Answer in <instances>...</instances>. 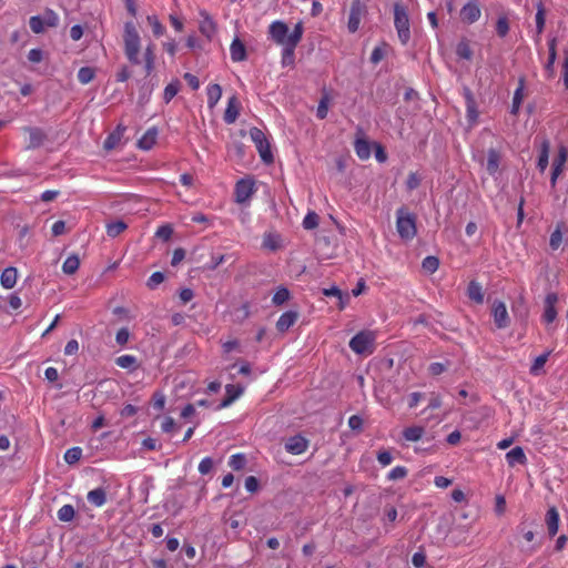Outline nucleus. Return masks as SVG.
I'll list each match as a JSON object with an SVG mask.
<instances>
[{"mask_svg": "<svg viewBox=\"0 0 568 568\" xmlns=\"http://www.w3.org/2000/svg\"><path fill=\"white\" fill-rule=\"evenodd\" d=\"M562 242V233L558 226L550 235L549 245L552 250H557Z\"/></svg>", "mask_w": 568, "mask_h": 568, "instance_id": "nucleus-56", "label": "nucleus"}, {"mask_svg": "<svg viewBox=\"0 0 568 568\" xmlns=\"http://www.w3.org/2000/svg\"><path fill=\"white\" fill-rule=\"evenodd\" d=\"M51 232L53 236H60L67 232L65 222L62 220H59L53 223L51 227Z\"/></svg>", "mask_w": 568, "mask_h": 568, "instance_id": "nucleus-64", "label": "nucleus"}, {"mask_svg": "<svg viewBox=\"0 0 568 568\" xmlns=\"http://www.w3.org/2000/svg\"><path fill=\"white\" fill-rule=\"evenodd\" d=\"M298 313L294 311H287L283 313L276 322V329L281 333L288 331L297 321Z\"/></svg>", "mask_w": 568, "mask_h": 568, "instance_id": "nucleus-16", "label": "nucleus"}, {"mask_svg": "<svg viewBox=\"0 0 568 568\" xmlns=\"http://www.w3.org/2000/svg\"><path fill=\"white\" fill-rule=\"evenodd\" d=\"M558 301V296L556 293L547 294L545 298V311L542 314V320L545 323L550 324L557 317L556 303Z\"/></svg>", "mask_w": 568, "mask_h": 568, "instance_id": "nucleus-14", "label": "nucleus"}, {"mask_svg": "<svg viewBox=\"0 0 568 568\" xmlns=\"http://www.w3.org/2000/svg\"><path fill=\"white\" fill-rule=\"evenodd\" d=\"M172 234H173V229L169 224L161 225L160 227H158V230L155 232V236L163 241H169L171 239Z\"/></svg>", "mask_w": 568, "mask_h": 568, "instance_id": "nucleus-54", "label": "nucleus"}, {"mask_svg": "<svg viewBox=\"0 0 568 568\" xmlns=\"http://www.w3.org/2000/svg\"><path fill=\"white\" fill-rule=\"evenodd\" d=\"M213 468V460L211 457H204L199 464V471L202 475L209 474Z\"/></svg>", "mask_w": 568, "mask_h": 568, "instance_id": "nucleus-62", "label": "nucleus"}, {"mask_svg": "<svg viewBox=\"0 0 568 568\" xmlns=\"http://www.w3.org/2000/svg\"><path fill=\"white\" fill-rule=\"evenodd\" d=\"M439 261L436 256H427L423 261V268L429 273H434L438 270Z\"/></svg>", "mask_w": 568, "mask_h": 568, "instance_id": "nucleus-53", "label": "nucleus"}, {"mask_svg": "<svg viewBox=\"0 0 568 568\" xmlns=\"http://www.w3.org/2000/svg\"><path fill=\"white\" fill-rule=\"evenodd\" d=\"M420 184V178L416 172H410L406 180V187L408 191L417 189Z\"/></svg>", "mask_w": 568, "mask_h": 568, "instance_id": "nucleus-58", "label": "nucleus"}, {"mask_svg": "<svg viewBox=\"0 0 568 568\" xmlns=\"http://www.w3.org/2000/svg\"><path fill=\"white\" fill-rule=\"evenodd\" d=\"M26 131L29 133L28 148H38L44 141V133L38 128H27Z\"/></svg>", "mask_w": 568, "mask_h": 568, "instance_id": "nucleus-30", "label": "nucleus"}, {"mask_svg": "<svg viewBox=\"0 0 568 568\" xmlns=\"http://www.w3.org/2000/svg\"><path fill=\"white\" fill-rule=\"evenodd\" d=\"M456 54L465 60H470L473 57V50L467 40H462L456 47Z\"/></svg>", "mask_w": 568, "mask_h": 568, "instance_id": "nucleus-41", "label": "nucleus"}, {"mask_svg": "<svg viewBox=\"0 0 568 568\" xmlns=\"http://www.w3.org/2000/svg\"><path fill=\"white\" fill-rule=\"evenodd\" d=\"M348 426L353 430L361 432L363 428V418L358 415H352L348 418Z\"/></svg>", "mask_w": 568, "mask_h": 568, "instance_id": "nucleus-63", "label": "nucleus"}, {"mask_svg": "<svg viewBox=\"0 0 568 568\" xmlns=\"http://www.w3.org/2000/svg\"><path fill=\"white\" fill-rule=\"evenodd\" d=\"M268 34L271 39L278 45L288 44L291 33H288V27L283 21H274L268 27Z\"/></svg>", "mask_w": 568, "mask_h": 568, "instance_id": "nucleus-10", "label": "nucleus"}, {"mask_svg": "<svg viewBox=\"0 0 568 568\" xmlns=\"http://www.w3.org/2000/svg\"><path fill=\"white\" fill-rule=\"evenodd\" d=\"M290 298V292L285 287H280L273 295L272 302L275 305H282Z\"/></svg>", "mask_w": 568, "mask_h": 568, "instance_id": "nucleus-52", "label": "nucleus"}, {"mask_svg": "<svg viewBox=\"0 0 568 568\" xmlns=\"http://www.w3.org/2000/svg\"><path fill=\"white\" fill-rule=\"evenodd\" d=\"M250 136L254 142L262 161L266 164L273 163L274 156L271 151L270 142L264 132L258 128H252L250 130Z\"/></svg>", "mask_w": 568, "mask_h": 568, "instance_id": "nucleus-6", "label": "nucleus"}, {"mask_svg": "<svg viewBox=\"0 0 568 568\" xmlns=\"http://www.w3.org/2000/svg\"><path fill=\"white\" fill-rule=\"evenodd\" d=\"M506 511V499L503 495H497L495 498V513L497 516H503Z\"/></svg>", "mask_w": 568, "mask_h": 568, "instance_id": "nucleus-61", "label": "nucleus"}, {"mask_svg": "<svg viewBox=\"0 0 568 568\" xmlns=\"http://www.w3.org/2000/svg\"><path fill=\"white\" fill-rule=\"evenodd\" d=\"M130 338V332L126 327H122L116 332L115 341L120 346H124Z\"/></svg>", "mask_w": 568, "mask_h": 568, "instance_id": "nucleus-59", "label": "nucleus"}, {"mask_svg": "<svg viewBox=\"0 0 568 568\" xmlns=\"http://www.w3.org/2000/svg\"><path fill=\"white\" fill-rule=\"evenodd\" d=\"M460 20L466 24L477 22L481 17V7L478 0H469L459 11Z\"/></svg>", "mask_w": 568, "mask_h": 568, "instance_id": "nucleus-8", "label": "nucleus"}, {"mask_svg": "<svg viewBox=\"0 0 568 568\" xmlns=\"http://www.w3.org/2000/svg\"><path fill=\"white\" fill-rule=\"evenodd\" d=\"M115 364L125 369H136L138 358L134 355L125 354L115 358Z\"/></svg>", "mask_w": 568, "mask_h": 568, "instance_id": "nucleus-35", "label": "nucleus"}, {"mask_svg": "<svg viewBox=\"0 0 568 568\" xmlns=\"http://www.w3.org/2000/svg\"><path fill=\"white\" fill-rule=\"evenodd\" d=\"M146 21L155 37H162L165 33V27L160 22L156 16H148Z\"/></svg>", "mask_w": 568, "mask_h": 568, "instance_id": "nucleus-44", "label": "nucleus"}, {"mask_svg": "<svg viewBox=\"0 0 568 568\" xmlns=\"http://www.w3.org/2000/svg\"><path fill=\"white\" fill-rule=\"evenodd\" d=\"M550 351L549 352H546L539 356H537L535 358V362L534 364L531 365L530 367V373L534 374V375H537L538 372L544 367V365L546 364V362L548 361V357L550 355Z\"/></svg>", "mask_w": 568, "mask_h": 568, "instance_id": "nucleus-48", "label": "nucleus"}, {"mask_svg": "<svg viewBox=\"0 0 568 568\" xmlns=\"http://www.w3.org/2000/svg\"><path fill=\"white\" fill-rule=\"evenodd\" d=\"M500 154L495 149H489L487 152L486 170L490 175H495L499 169Z\"/></svg>", "mask_w": 568, "mask_h": 568, "instance_id": "nucleus-28", "label": "nucleus"}, {"mask_svg": "<svg viewBox=\"0 0 568 568\" xmlns=\"http://www.w3.org/2000/svg\"><path fill=\"white\" fill-rule=\"evenodd\" d=\"M246 456L242 453H237V454H234L230 457L229 459V466L233 469V470H241L245 467L246 465Z\"/></svg>", "mask_w": 568, "mask_h": 568, "instance_id": "nucleus-42", "label": "nucleus"}, {"mask_svg": "<svg viewBox=\"0 0 568 568\" xmlns=\"http://www.w3.org/2000/svg\"><path fill=\"white\" fill-rule=\"evenodd\" d=\"M510 30V22L508 19V16L506 13H501L498 16L496 24H495V31L499 38H505Z\"/></svg>", "mask_w": 568, "mask_h": 568, "instance_id": "nucleus-31", "label": "nucleus"}, {"mask_svg": "<svg viewBox=\"0 0 568 568\" xmlns=\"http://www.w3.org/2000/svg\"><path fill=\"white\" fill-rule=\"evenodd\" d=\"M524 89H525V79H519V85L514 92L513 97V103H511V110L510 113L516 115L520 109L523 99H524Z\"/></svg>", "mask_w": 568, "mask_h": 568, "instance_id": "nucleus-29", "label": "nucleus"}, {"mask_svg": "<svg viewBox=\"0 0 568 568\" xmlns=\"http://www.w3.org/2000/svg\"><path fill=\"white\" fill-rule=\"evenodd\" d=\"M128 227L126 223H124L123 221H115V222H111L106 225V234L110 236V237H116L118 235H120L123 231H125Z\"/></svg>", "mask_w": 568, "mask_h": 568, "instance_id": "nucleus-40", "label": "nucleus"}, {"mask_svg": "<svg viewBox=\"0 0 568 568\" xmlns=\"http://www.w3.org/2000/svg\"><path fill=\"white\" fill-rule=\"evenodd\" d=\"M230 54L233 62H241L246 59V48L244 43L235 38L230 47Z\"/></svg>", "mask_w": 568, "mask_h": 568, "instance_id": "nucleus-21", "label": "nucleus"}, {"mask_svg": "<svg viewBox=\"0 0 568 568\" xmlns=\"http://www.w3.org/2000/svg\"><path fill=\"white\" fill-rule=\"evenodd\" d=\"M181 88V83L178 79L170 82L163 92V100L165 103H169L172 101V99L179 93Z\"/></svg>", "mask_w": 568, "mask_h": 568, "instance_id": "nucleus-37", "label": "nucleus"}, {"mask_svg": "<svg viewBox=\"0 0 568 568\" xmlns=\"http://www.w3.org/2000/svg\"><path fill=\"white\" fill-rule=\"evenodd\" d=\"M206 95H207V106L210 109H214L222 97L221 85L217 83L207 85Z\"/></svg>", "mask_w": 568, "mask_h": 568, "instance_id": "nucleus-27", "label": "nucleus"}, {"mask_svg": "<svg viewBox=\"0 0 568 568\" xmlns=\"http://www.w3.org/2000/svg\"><path fill=\"white\" fill-rule=\"evenodd\" d=\"M240 108L241 104L239 99L236 98V95H232L227 101V105L224 112V122L227 124L234 123L239 118Z\"/></svg>", "mask_w": 568, "mask_h": 568, "instance_id": "nucleus-15", "label": "nucleus"}, {"mask_svg": "<svg viewBox=\"0 0 568 568\" xmlns=\"http://www.w3.org/2000/svg\"><path fill=\"white\" fill-rule=\"evenodd\" d=\"M81 456L82 449L80 447H72L64 453V460L71 465L79 462Z\"/></svg>", "mask_w": 568, "mask_h": 568, "instance_id": "nucleus-49", "label": "nucleus"}, {"mask_svg": "<svg viewBox=\"0 0 568 568\" xmlns=\"http://www.w3.org/2000/svg\"><path fill=\"white\" fill-rule=\"evenodd\" d=\"M310 440L298 434L290 437L285 443V450L292 455H301L308 449Z\"/></svg>", "mask_w": 568, "mask_h": 568, "instance_id": "nucleus-12", "label": "nucleus"}, {"mask_svg": "<svg viewBox=\"0 0 568 568\" xmlns=\"http://www.w3.org/2000/svg\"><path fill=\"white\" fill-rule=\"evenodd\" d=\"M43 19L44 24L48 28H54L59 24V16L51 9H47L43 14L41 16Z\"/></svg>", "mask_w": 568, "mask_h": 568, "instance_id": "nucleus-46", "label": "nucleus"}, {"mask_svg": "<svg viewBox=\"0 0 568 568\" xmlns=\"http://www.w3.org/2000/svg\"><path fill=\"white\" fill-rule=\"evenodd\" d=\"M355 153L358 159L365 161L371 158V143L364 136H357L354 143Z\"/></svg>", "mask_w": 568, "mask_h": 568, "instance_id": "nucleus-20", "label": "nucleus"}, {"mask_svg": "<svg viewBox=\"0 0 568 568\" xmlns=\"http://www.w3.org/2000/svg\"><path fill=\"white\" fill-rule=\"evenodd\" d=\"M255 183L251 179H241L236 182L234 189L235 201L239 204L246 203L255 193Z\"/></svg>", "mask_w": 568, "mask_h": 568, "instance_id": "nucleus-9", "label": "nucleus"}, {"mask_svg": "<svg viewBox=\"0 0 568 568\" xmlns=\"http://www.w3.org/2000/svg\"><path fill=\"white\" fill-rule=\"evenodd\" d=\"M467 296L476 304H483L485 295L481 284L477 281H470L467 287Z\"/></svg>", "mask_w": 568, "mask_h": 568, "instance_id": "nucleus-25", "label": "nucleus"}, {"mask_svg": "<svg viewBox=\"0 0 568 568\" xmlns=\"http://www.w3.org/2000/svg\"><path fill=\"white\" fill-rule=\"evenodd\" d=\"M164 274L162 272H154L148 280L146 285L150 290H154L164 281Z\"/></svg>", "mask_w": 568, "mask_h": 568, "instance_id": "nucleus-57", "label": "nucleus"}, {"mask_svg": "<svg viewBox=\"0 0 568 568\" xmlns=\"http://www.w3.org/2000/svg\"><path fill=\"white\" fill-rule=\"evenodd\" d=\"M58 519L64 523L71 521L75 516V510L72 505H63L58 510Z\"/></svg>", "mask_w": 568, "mask_h": 568, "instance_id": "nucleus-43", "label": "nucleus"}, {"mask_svg": "<svg viewBox=\"0 0 568 568\" xmlns=\"http://www.w3.org/2000/svg\"><path fill=\"white\" fill-rule=\"evenodd\" d=\"M79 266L80 260L78 255L73 254L65 258V261L62 264V271L68 275H72L79 270Z\"/></svg>", "mask_w": 568, "mask_h": 568, "instance_id": "nucleus-36", "label": "nucleus"}, {"mask_svg": "<svg viewBox=\"0 0 568 568\" xmlns=\"http://www.w3.org/2000/svg\"><path fill=\"white\" fill-rule=\"evenodd\" d=\"M466 106V118L470 124H475L479 118L476 99L471 90L467 87L463 90Z\"/></svg>", "mask_w": 568, "mask_h": 568, "instance_id": "nucleus-11", "label": "nucleus"}, {"mask_svg": "<svg viewBox=\"0 0 568 568\" xmlns=\"http://www.w3.org/2000/svg\"><path fill=\"white\" fill-rule=\"evenodd\" d=\"M304 28L302 22H297L294 26L293 31L291 32V39L288 44L282 45V65H293L295 62V49L297 44L301 42L303 37Z\"/></svg>", "mask_w": 568, "mask_h": 568, "instance_id": "nucleus-5", "label": "nucleus"}, {"mask_svg": "<svg viewBox=\"0 0 568 568\" xmlns=\"http://www.w3.org/2000/svg\"><path fill=\"white\" fill-rule=\"evenodd\" d=\"M407 474L408 470L405 466H396L387 474V479L393 481L404 479Z\"/></svg>", "mask_w": 568, "mask_h": 568, "instance_id": "nucleus-51", "label": "nucleus"}, {"mask_svg": "<svg viewBox=\"0 0 568 568\" xmlns=\"http://www.w3.org/2000/svg\"><path fill=\"white\" fill-rule=\"evenodd\" d=\"M318 215L315 212L311 211L305 215L302 224L305 230H314L318 226Z\"/></svg>", "mask_w": 568, "mask_h": 568, "instance_id": "nucleus-47", "label": "nucleus"}, {"mask_svg": "<svg viewBox=\"0 0 568 568\" xmlns=\"http://www.w3.org/2000/svg\"><path fill=\"white\" fill-rule=\"evenodd\" d=\"M123 50L128 61L134 65L140 64L141 37L133 21L124 23Z\"/></svg>", "mask_w": 568, "mask_h": 568, "instance_id": "nucleus-1", "label": "nucleus"}, {"mask_svg": "<svg viewBox=\"0 0 568 568\" xmlns=\"http://www.w3.org/2000/svg\"><path fill=\"white\" fill-rule=\"evenodd\" d=\"M536 9H537L536 17H535L536 30H537V36L539 37L544 32L545 23H546V10H545V7H544V3L541 0H538V2L536 4Z\"/></svg>", "mask_w": 568, "mask_h": 568, "instance_id": "nucleus-33", "label": "nucleus"}, {"mask_svg": "<svg viewBox=\"0 0 568 568\" xmlns=\"http://www.w3.org/2000/svg\"><path fill=\"white\" fill-rule=\"evenodd\" d=\"M376 335L372 331H361L354 335L348 345L355 354H372L375 349Z\"/></svg>", "mask_w": 568, "mask_h": 568, "instance_id": "nucleus-4", "label": "nucleus"}, {"mask_svg": "<svg viewBox=\"0 0 568 568\" xmlns=\"http://www.w3.org/2000/svg\"><path fill=\"white\" fill-rule=\"evenodd\" d=\"M549 149H550V144L547 140H545L541 143L538 162H537V168L541 173H544L548 166Z\"/></svg>", "mask_w": 568, "mask_h": 568, "instance_id": "nucleus-32", "label": "nucleus"}, {"mask_svg": "<svg viewBox=\"0 0 568 568\" xmlns=\"http://www.w3.org/2000/svg\"><path fill=\"white\" fill-rule=\"evenodd\" d=\"M567 158H568V151L565 146H560L558 149V153L556 155V158L554 159V162H552V170H557V171H564V166H565V163L567 161Z\"/></svg>", "mask_w": 568, "mask_h": 568, "instance_id": "nucleus-38", "label": "nucleus"}, {"mask_svg": "<svg viewBox=\"0 0 568 568\" xmlns=\"http://www.w3.org/2000/svg\"><path fill=\"white\" fill-rule=\"evenodd\" d=\"M394 27L398 40L403 45H406L410 40V20L408 8L403 2L394 3Z\"/></svg>", "mask_w": 568, "mask_h": 568, "instance_id": "nucleus-2", "label": "nucleus"}, {"mask_svg": "<svg viewBox=\"0 0 568 568\" xmlns=\"http://www.w3.org/2000/svg\"><path fill=\"white\" fill-rule=\"evenodd\" d=\"M367 14V8L362 0H353L349 8L347 29L351 33H355L361 26V21Z\"/></svg>", "mask_w": 568, "mask_h": 568, "instance_id": "nucleus-7", "label": "nucleus"}, {"mask_svg": "<svg viewBox=\"0 0 568 568\" xmlns=\"http://www.w3.org/2000/svg\"><path fill=\"white\" fill-rule=\"evenodd\" d=\"M158 139V130L155 128H151L146 130V132L139 139L138 146L141 150H151L156 143Z\"/></svg>", "mask_w": 568, "mask_h": 568, "instance_id": "nucleus-23", "label": "nucleus"}, {"mask_svg": "<svg viewBox=\"0 0 568 568\" xmlns=\"http://www.w3.org/2000/svg\"><path fill=\"white\" fill-rule=\"evenodd\" d=\"M226 395L224 399L221 402L220 407L225 408L230 406L234 400H236L243 393V388L237 385L227 384L225 386Z\"/></svg>", "mask_w": 568, "mask_h": 568, "instance_id": "nucleus-22", "label": "nucleus"}, {"mask_svg": "<svg viewBox=\"0 0 568 568\" xmlns=\"http://www.w3.org/2000/svg\"><path fill=\"white\" fill-rule=\"evenodd\" d=\"M546 525L548 534L554 537L558 532L559 528V513L555 506H551L546 514Z\"/></svg>", "mask_w": 568, "mask_h": 568, "instance_id": "nucleus-19", "label": "nucleus"}, {"mask_svg": "<svg viewBox=\"0 0 568 568\" xmlns=\"http://www.w3.org/2000/svg\"><path fill=\"white\" fill-rule=\"evenodd\" d=\"M87 498L91 505L95 507H102L106 503V491L104 488L99 487L90 490L87 495Z\"/></svg>", "mask_w": 568, "mask_h": 568, "instance_id": "nucleus-26", "label": "nucleus"}, {"mask_svg": "<svg viewBox=\"0 0 568 568\" xmlns=\"http://www.w3.org/2000/svg\"><path fill=\"white\" fill-rule=\"evenodd\" d=\"M377 462L383 467H386V466L390 465L392 462H393V456H392L390 452H388V450H379L377 453Z\"/></svg>", "mask_w": 568, "mask_h": 568, "instance_id": "nucleus-60", "label": "nucleus"}, {"mask_svg": "<svg viewBox=\"0 0 568 568\" xmlns=\"http://www.w3.org/2000/svg\"><path fill=\"white\" fill-rule=\"evenodd\" d=\"M95 77V70L91 67H82L78 71V80L81 84L90 83Z\"/></svg>", "mask_w": 568, "mask_h": 568, "instance_id": "nucleus-39", "label": "nucleus"}, {"mask_svg": "<svg viewBox=\"0 0 568 568\" xmlns=\"http://www.w3.org/2000/svg\"><path fill=\"white\" fill-rule=\"evenodd\" d=\"M202 20L200 22V32L206 37L207 39H212L216 32V26L213 19L209 16L207 12L201 11Z\"/></svg>", "mask_w": 568, "mask_h": 568, "instance_id": "nucleus-18", "label": "nucleus"}, {"mask_svg": "<svg viewBox=\"0 0 568 568\" xmlns=\"http://www.w3.org/2000/svg\"><path fill=\"white\" fill-rule=\"evenodd\" d=\"M18 280V272L16 267L9 266L3 270L0 276V283L3 288L10 290L14 287Z\"/></svg>", "mask_w": 568, "mask_h": 568, "instance_id": "nucleus-24", "label": "nucleus"}, {"mask_svg": "<svg viewBox=\"0 0 568 568\" xmlns=\"http://www.w3.org/2000/svg\"><path fill=\"white\" fill-rule=\"evenodd\" d=\"M506 462L508 466L514 467L515 465H526L527 457L520 446H516L506 454Z\"/></svg>", "mask_w": 568, "mask_h": 568, "instance_id": "nucleus-17", "label": "nucleus"}, {"mask_svg": "<svg viewBox=\"0 0 568 568\" xmlns=\"http://www.w3.org/2000/svg\"><path fill=\"white\" fill-rule=\"evenodd\" d=\"M29 26H30V29L32 30V32H34L37 34L42 33L47 27L43 22V19L41 18V16L31 17L29 20Z\"/></svg>", "mask_w": 568, "mask_h": 568, "instance_id": "nucleus-50", "label": "nucleus"}, {"mask_svg": "<svg viewBox=\"0 0 568 568\" xmlns=\"http://www.w3.org/2000/svg\"><path fill=\"white\" fill-rule=\"evenodd\" d=\"M120 139H121L120 133L113 132V133L109 134L108 138L104 140L103 148L105 150L114 149L118 145V143L120 142Z\"/></svg>", "mask_w": 568, "mask_h": 568, "instance_id": "nucleus-55", "label": "nucleus"}, {"mask_svg": "<svg viewBox=\"0 0 568 568\" xmlns=\"http://www.w3.org/2000/svg\"><path fill=\"white\" fill-rule=\"evenodd\" d=\"M396 230L404 241H410L417 234L416 215L405 206H400L396 211Z\"/></svg>", "mask_w": 568, "mask_h": 568, "instance_id": "nucleus-3", "label": "nucleus"}, {"mask_svg": "<svg viewBox=\"0 0 568 568\" xmlns=\"http://www.w3.org/2000/svg\"><path fill=\"white\" fill-rule=\"evenodd\" d=\"M263 247L276 251L280 247V236L273 233L265 234L263 237Z\"/></svg>", "mask_w": 568, "mask_h": 568, "instance_id": "nucleus-45", "label": "nucleus"}, {"mask_svg": "<svg viewBox=\"0 0 568 568\" xmlns=\"http://www.w3.org/2000/svg\"><path fill=\"white\" fill-rule=\"evenodd\" d=\"M425 434V428L422 426H410L403 430V437L407 442H418Z\"/></svg>", "mask_w": 568, "mask_h": 568, "instance_id": "nucleus-34", "label": "nucleus"}, {"mask_svg": "<svg viewBox=\"0 0 568 568\" xmlns=\"http://www.w3.org/2000/svg\"><path fill=\"white\" fill-rule=\"evenodd\" d=\"M494 323L497 328H506L509 325V316L506 304L501 301H495L491 308Z\"/></svg>", "mask_w": 568, "mask_h": 568, "instance_id": "nucleus-13", "label": "nucleus"}]
</instances>
